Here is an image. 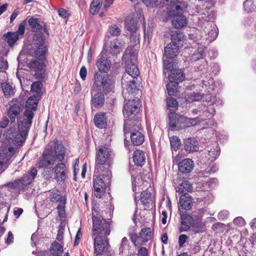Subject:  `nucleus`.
Wrapping results in <instances>:
<instances>
[{"label": "nucleus", "instance_id": "44", "mask_svg": "<svg viewBox=\"0 0 256 256\" xmlns=\"http://www.w3.org/2000/svg\"><path fill=\"white\" fill-rule=\"evenodd\" d=\"M44 38L42 34H36L34 37V44L35 46H46L44 44Z\"/></svg>", "mask_w": 256, "mask_h": 256}, {"label": "nucleus", "instance_id": "49", "mask_svg": "<svg viewBox=\"0 0 256 256\" xmlns=\"http://www.w3.org/2000/svg\"><path fill=\"white\" fill-rule=\"evenodd\" d=\"M10 158H8L6 153H0V170L2 168L3 166L7 164Z\"/></svg>", "mask_w": 256, "mask_h": 256}, {"label": "nucleus", "instance_id": "17", "mask_svg": "<svg viewBox=\"0 0 256 256\" xmlns=\"http://www.w3.org/2000/svg\"><path fill=\"white\" fill-rule=\"evenodd\" d=\"M169 124L172 130H179L181 128L180 124L183 122L184 118L180 116L176 112L168 114Z\"/></svg>", "mask_w": 256, "mask_h": 256}, {"label": "nucleus", "instance_id": "11", "mask_svg": "<svg viewBox=\"0 0 256 256\" xmlns=\"http://www.w3.org/2000/svg\"><path fill=\"white\" fill-rule=\"evenodd\" d=\"M136 78H133L128 74H124L122 78V88L124 94H132L138 90Z\"/></svg>", "mask_w": 256, "mask_h": 256}, {"label": "nucleus", "instance_id": "52", "mask_svg": "<svg viewBox=\"0 0 256 256\" xmlns=\"http://www.w3.org/2000/svg\"><path fill=\"white\" fill-rule=\"evenodd\" d=\"M172 70H174L173 68V64L170 62L169 60H164V72L166 74L170 71L169 74H170V71Z\"/></svg>", "mask_w": 256, "mask_h": 256}, {"label": "nucleus", "instance_id": "36", "mask_svg": "<svg viewBox=\"0 0 256 256\" xmlns=\"http://www.w3.org/2000/svg\"><path fill=\"white\" fill-rule=\"evenodd\" d=\"M1 88L4 96L7 98L12 97L14 94V89L8 82H4L1 84Z\"/></svg>", "mask_w": 256, "mask_h": 256}, {"label": "nucleus", "instance_id": "19", "mask_svg": "<svg viewBox=\"0 0 256 256\" xmlns=\"http://www.w3.org/2000/svg\"><path fill=\"white\" fill-rule=\"evenodd\" d=\"M193 218L188 214H182L180 216V226L179 228L180 232L188 231L194 224Z\"/></svg>", "mask_w": 256, "mask_h": 256}, {"label": "nucleus", "instance_id": "46", "mask_svg": "<svg viewBox=\"0 0 256 256\" xmlns=\"http://www.w3.org/2000/svg\"><path fill=\"white\" fill-rule=\"evenodd\" d=\"M124 48H122L120 46L116 45V44H114V42L111 44L109 47V49L108 50L110 53L113 55H116L119 54Z\"/></svg>", "mask_w": 256, "mask_h": 256}, {"label": "nucleus", "instance_id": "43", "mask_svg": "<svg viewBox=\"0 0 256 256\" xmlns=\"http://www.w3.org/2000/svg\"><path fill=\"white\" fill-rule=\"evenodd\" d=\"M244 7L248 12H252L256 8V5L254 0H246L244 2Z\"/></svg>", "mask_w": 256, "mask_h": 256}, {"label": "nucleus", "instance_id": "64", "mask_svg": "<svg viewBox=\"0 0 256 256\" xmlns=\"http://www.w3.org/2000/svg\"><path fill=\"white\" fill-rule=\"evenodd\" d=\"M148 251L146 248L142 247L138 251V256H148Z\"/></svg>", "mask_w": 256, "mask_h": 256}, {"label": "nucleus", "instance_id": "41", "mask_svg": "<svg viewBox=\"0 0 256 256\" xmlns=\"http://www.w3.org/2000/svg\"><path fill=\"white\" fill-rule=\"evenodd\" d=\"M178 84V82H172L170 81V82L166 84V89L170 96L174 95L177 91Z\"/></svg>", "mask_w": 256, "mask_h": 256}, {"label": "nucleus", "instance_id": "24", "mask_svg": "<svg viewBox=\"0 0 256 256\" xmlns=\"http://www.w3.org/2000/svg\"><path fill=\"white\" fill-rule=\"evenodd\" d=\"M48 198L52 202H57L64 204L66 202V199L64 196H61L60 192L57 189H53L48 192Z\"/></svg>", "mask_w": 256, "mask_h": 256}, {"label": "nucleus", "instance_id": "59", "mask_svg": "<svg viewBox=\"0 0 256 256\" xmlns=\"http://www.w3.org/2000/svg\"><path fill=\"white\" fill-rule=\"evenodd\" d=\"M202 95L198 92H193L190 95V99L192 101H198L202 98Z\"/></svg>", "mask_w": 256, "mask_h": 256}, {"label": "nucleus", "instance_id": "3", "mask_svg": "<svg viewBox=\"0 0 256 256\" xmlns=\"http://www.w3.org/2000/svg\"><path fill=\"white\" fill-rule=\"evenodd\" d=\"M140 100L138 98H131L128 100L124 106L123 114L124 118V130L126 133L127 126H134L140 120Z\"/></svg>", "mask_w": 256, "mask_h": 256}, {"label": "nucleus", "instance_id": "18", "mask_svg": "<svg viewBox=\"0 0 256 256\" xmlns=\"http://www.w3.org/2000/svg\"><path fill=\"white\" fill-rule=\"evenodd\" d=\"M96 65L100 70L99 72H103L104 73H106L110 68L111 62L106 56L100 54L97 60Z\"/></svg>", "mask_w": 256, "mask_h": 256}, {"label": "nucleus", "instance_id": "63", "mask_svg": "<svg viewBox=\"0 0 256 256\" xmlns=\"http://www.w3.org/2000/svg\"><path fill=\"white\" fill-rule=\"evenodd\" d=\"M128 240L126 237H124L122 238V242L120 246V251L122 252L124 247L126 246H128Z\"/></svg>", "mask_w": 256, "mask_h": 256}, {"label": "nucleus", "instance_id": "33", "mask_svg": "<svg viewBox=\"0 0 256 256\" xmlns=\"http://www.w3.org/2000/svg\"><path fill=\"white\" fill-rule=\"evenodd\" d=\"M18 38L19 37L17 36L16 33L14 32H8L2 36L3 40L6 42L10 46H12Z\"/></svg>", "mask_w": 256, "mask_h": 256}, {"label": "nucleus", "instance_id": "10", "mask_svg": "<svg viewBox=\"0 0 256 256\" xmlns=\"http://www.w3.org/2000/svg\"><path fill=\"white\" fill-rule=\"evenodd\" d=\"M130 239L135 246H140L142 242H147L152 238L150 228H145L141 230L139 234L132 233L130 234Z\"/></svg>", "mask_w": 256, "mask_h": 256}, {"label": "nucleus", "instance_id": "8", "mask_svg": "<svg viewBox=\"0 0 256 256\" xmlns=\"http://www.w3.org/2000/svg\"><path fill=\"white\" fill-rule=\"evenodd\" d=\"M110 150L106 146H102L98 150L96 154L95 170L99 172L102 166H110Z\"/></svg>", "mask_w": 256, "mask_h": 256}, {"label": "nucleus", "instance_id": "26", "mask_svg": "<svg viewBox=\"0 0 256 256\" xmlns=\"http://www.w3.org/2000/svg\"><path fill=\"white\" fill-rule=\"evenodd\" d=\"M38 171L35 168H32L20 179L22 184L26 186L31 184L37 174Z\"/></svg>", "mask_w": 256, "mask_h": 256}, {"label": "nucleus", "instance_id": "9", "mask_svg": "<svg viewBox=\"0 0 256 256\" xmlns=\"http://www.w3.org/2000/svg\"><path fill=\"white\" fill-rule=\"evenodd\" d=\"M124 58L126 60V72L124 74H128L133 78H137L140 72L138 66L134 63V61L136 60V56L133 54L126 53Z\"/></svg>", "mask_w": 256, "mask_h": 256}, {"label": "nucleus", "instance_id": "34", "mask_svg": "<svg viewBox=\"0 0 256 256\" xmlns=\"http://www.w3.org/2000/svg\"><path fill=\"white\" fill-rule=\"evenodd\" d=\"M167 108L169 110L168 114L176 112L178 108V102L176 100L172 98H166Z\"/></svg>", "mask_w": 256, "mask_h": 256}, {"label": "nucleus", "instance_id": "31", "mask_svg": "<svg viewBox=\"0 0 256 256\" xmlns=\"http://www.w3.org/2000/svg\"><path fill=\"white\" fill-rule=\"evenodd\" d=\"M180 204L182 209L190 210L192 206V197L189 195H182L180 198Z\"/></svg>", "mask_w": 256, "mask_h": 256}, {"label": "nucleus", "instance_id": "20", "mask_svg": "<svg viewBox=\"0 0 256 256\" xmlns=\"http://www.w3.org/2000/svg\"><path fill=\"white\" fill-rule=\"evenodd\" d=\"M184 149L188 153L197 152L199 150L198 142L194 137L189 138L184 140Z\"/></svg>", "mask_w": 256, "mask_h": 256}, {"label": "nucleus", "instance_id": "45", "mask_svg": "<svg viewBox=\"0 0 256 256\" xmlns=\"http://www.w3.org/2000/svg\"><path fill=\"white\" fill-rule=\"evenodd\" d=\"M108 32L112 36H118L120 34V28L116 24L112 25L109 27Z\"/></svg>", "mask_w": 256, "mask_h": 256}, {"label": "nucleus", "instance_id": "2", "mask_svg": "<svg viewBox=\"0 0 256 256\" xmlns=\"http://www.w3.org/2000/svg\"><path fill=\"white\" fill-rule=\"evenodd\" d=\"M66 149L62 142L58 141L50 142L43 152L42 158L38 164V168L48 165H53L56 159L59 161L64 160Z\"/></svg>", "mask_w": 256, "mask_h": 256}, {"label": "nucleus", "instance_id": "40", "mask_svg": "<svg viewBox=\"0 0 256 256\" xmlns=\"http://www.w3.org/2000/svg\"><path fill=\"white\" fill-rule=\"evenodd\" d=\"M42 84L40 82H33L31 86V91L33 92H35L38 96H40L42 94Z\"/></svg>", "mask_w": 256, "mask_h": 256}, {"label": "nucleus", "instance_id": "48", "mask_svg": "<svg viewBox=\"0 0 256 256\" xmlns=\"http://www.w3.org/2000/svg\"><path fill=\"white\" fill-rule=\"evenodd\" d=\"M7 186L8 188H18V189H22L23 188L24 186L22 184V183L20 180H15L14 182H8L7 184Z\"/></svg>", "mask_w": 256, "mask_h": 256}, {"label": "nucleus", "instance_id": "1", "mask_svg": "<svg viewBox=\"0 0 256 256\" xmlns=\"http://www.w3.org/2000/svg\"><path fill=\"white\" fill-rule=\"evenodd\" d=\"M38 100L30 96L26 102V110L22 120H18V133L14 128H10L6 132V136L16 142H23L25 141L28 130L32 126L34 116V112L37 109Z\"/></svg>", "mask_w": 256, "mask_h": 256}, {"label": "nucleus", "instance_id": "32", "mask_svg": "<svg viewBox=\"0 0 256 256\" xmlns=\"http://www.w3.org/2000/svg\"><path fill=\"white\" fill-rule=\"evenodd\" d=\"M50 252L54 256H61L63 253V246L56 241H54L50 246Z\"/></svg>", "mask_w": 256, "mask_h": 256}, {"label": "nucleus", "instance_id": "30", "mask_svg": "<svg viewBox=\"0 0 256 256\" xmlns=\"http://www.w3.org/2000/svg\"><path fill=\"white\" fill-rule=\"evenodd\" d=\"M126 28V30L131 33L134 34L136 32L138 26L136 18H128L125 21Z\"/></svg>", "mask_w": 256, "mask_h": 256}, {"label": "nucleus", "instance_id": "39", "mask_svg": "<svg viewBox=\"0 0 256 256\" xmlns=\"http://www.w3.org/2000/svg\"><path fill=\"white\" fill-rule=\"evenodd\" d=\"M28 22L32 31L37 32L42 30V26L38 22L36 18H31Z\"/></svg>", "mask_w": 256, "mask_h": 256}, {"label": "nucleus", "instance_id": "13", "mask_svg": "<svg viewBox=\"0 0 256 256\" xmlns=\"http://www.w3.org/2000/svg\"><path fill=\"white\" fill-rule=\"evenodd\" d=\"M28 66L32 71L35 72L34 76L36 79L41 80L44 78V64L43 62L32 59L28 64Z\"/></svg>", "mask_w": 256, "mask_h": 256}, {"label": "nucleus", "instance_id": "4", "mask_svg": "<svg viewBox=\"0 0 256 256\" xmlns=\"http://www.w3.org/2000/svg\"><path fill=\"white\" fill-rule=\"evenodd\" d=\"M114 87V82L108 74L101 72H96L94 74V85L92 88L106 94L112 92Z\"/></svg>", "mask_w": 256, "mask_h": 256}, {"label": "nucleus", "instance_id": "42", "mask_svg": "<svg viewBox=\"0 0 256 256\" xmlns=\"http://www.w3.org/2000/svg\"><path fill=\"white\" fill-rule=\"evenodd\" d=\"M170 146L173 150L176 151L180 146V139L176 136H173L170 138Z\"/></svg>", "mask_w": 256, "mask_h": 256}, {"label": "nucleus", "instance_id": "61", "mask_svg": "<svg viewBox=\"0 0 256 256\" xmlns=\"http://www.w3.org/2000/svg\"><path fill=\"white\" fill-rule=\"evenodd\" d=\"M58 14L63 18H68L70 14L66 10L60 8L58 10Z\"/></svg>", "mask_w": 256, "mask_h": 256}, {"label": "nucleus", "instance_id": "7", "mask_svg": "<svg viewBox=\"0 0 256 256\" xmlns=\"http://www.w3.org/2000/svg\"><path fill=\"white\" fill-rule=\"evenodd\" d=\"M92 232L93 235L108 236L110 232V222L100 217L94 216L92 212Z\"/></svg>", "mask_w": 256, "mask_h": 256}, {"label": "nucleus", "instance_id": "50", "mask_svg": "<svg viewBox=\"0 0 256 256\" xmlns=\"http://www.w3.org/2000/svg\"><path fill=\"white\" fill-rule=\"evenodd\" d=\"M169 2L172 5L174 2L173 0H154V6L163 7L164 6L167 5Z\"/></svg>", "mask_w": 256, "mask_h": 256}, {"label": "nucleus", "instance_id": "56", "mask_svg": "<svg viewBox=\"0 0 256 256\" xmlns=\"http://www.w3.org/2000/svg\"><path fill=\"white\" fill-rule=\"evenodd\" d=\"M65 204L66 202H64V204L60 203L57 206V208L58 210V214L60 217H63L65 214Z\"/></svg>", "mask_w": 256, "mask_h": 256}, {"label": "nucleus", "instance_id": "51", "mask_svg": "<svg viewBox=\"0 0 256 256\" xmlns=\"http://www.w3.org/2000/svg\"><path fill=\"white\" fill-rule=\"evenodd\" d=\"M64 230V226L62 224L60 225L56 238V240L60 242H62L63 240Z\"/></svg>", "mask_w": 256, "mask_h": 256}, {"label": "nucleus", "instance_id": "14", "mask_svg": "<svg viewBox=\"0 0 256 256\" xmlns=\"http://www.w3.org/2000/svg\"><path fill=\"white\" fill-rule=\"evenodd\" d=\"M103 92L97 91L94 88H91L90 106L92 108H100L104 106L105 98Z\"/></svg>", "mask_w": 256, "mask_h": 256}, {"label": "nucleus", "instance_id": "53", "mask_svg": "<svg viewBox=\"0 0 256 256\" xmlns=\"http://www.w3.org/2000/svg\"><path fill=\"white\" fill-rule=\"evenodd\" d=\"M123 38H126V36L124 35V36L116 38L113 42L114 44H116V45L120 46L122 48H124L125 46V40H124Z\"/></svg>", "mask_w": 256, "mask_h": 256}, {"label": "nucleus", "instance_id": "58", "mask_svg": "<svg viewBox=\"0 0 256 256\" xmlns=\"http://www.w3.org/2000/svg\"><path fill=\"white\" fill-rule=\"evenodd\" d=\"M204 114L206 117L210 118L212 116L216 113L215 109L213 108H207L204 112Z\"/></svg>", "mask_w": 256, "mask_h": 256}, {"label": "nucleus", "instance_id": "28", "mask_svg": "<svg viewBox=\"0 0 256 256\" xmlns=\"http://www.w3.org/2000/svg\"><path fill=\"white\" fill-rule=\"evenodd\" d=\"M130 138L132 143L135 146H140L144 141V134L138 130H134L130 134Z\"/></svg>", "mask_w": 256, "mask_h": 256}, {"label": "nucleus", "instance_id": "47", "mask_svg": "<svg viewBox=\"0 0 256 256\" xmlns=\"http://www.w3.org/2000/svg\"><path fill=\"white\" fill-rule=\"evenodd\" d=\"M101 7L100 3L94 4V2H92L90 6V12L92 14H96L98 12Z\"/></svg>", "mask_w": 256, "mask_h": 256}, {"label": "nucleus", "instance_id": "62", "mask_svg": "<svg viewBox=\"0 0 256 256\" xmlns=\"http://www.w3.org/2000/svg\"><path fill=\"white\" fill-rule=\"evenodd\" d=\"M87 74V70L84 66H82L80 71V75L82 79L84 80H86Z\"/></svg>", "mask_w": 256, "mask_h": 256}, {"label": "nucleus", "instance_id": "60", "mask_svg": "<svg viewBox=\"0 0 256 256\" xmlns=\"http://www.w3.org/2000/svg\"><path fill=\"white\" fill-rule=\"evenodd\" d=\"M204 56V52L202 50H198L192 55V58L198 60L202 58Z\"/></svg>", "mask_w": 256, "mask_h": 256}, {"label": "nucleus", "instance_id": "29", "mask_svg": "<svg viewBox=\"0 0 256 256\" xmlns=\"http://www.w3.org/2000/svg\"><path fill=\"white\" fill-rule=\"evenodd\" d=\"M192 190L191 184L188 180H185L178 186L176 191L182 195H188V192H192Z\"/></svg>", "mask_w": 256, "mask_h": 256}, {"label": "nucleus", "instance_id": "25", "mask_svg": "<svg viewBox=\"0 0 256 256\" xmlns=\"http://www.w3.org/2000/svg\"><path fill=\"white\" fill-rule=\"evenodd\" d=\"M168 78L170 81L178 82V84L182 82L184 79V74L181 70H172L170 74H168Z\"/></svg>", "mask_w": 256, "mask_h": 256}, {"label": "nucleus", "instance_id": "54", "mask_svg": "<svg viewBox=\"0 0 256 256\" xmlns=\"http://www.w3.org/2000/svg\"><path fill=\"white\" fill-rule=\"evenodd\" d=\"M26 24V21H23L22 22H21L18 26V30L16 32H14V33H16L17 36L19 37L20 36H22L25 31V25Z\"/></svg>", "mask_w": 256, "mask_h": 256}, {"label": "nucleus", "instance_id": "38", "mask_svg": "<svg viewBox=\"0 0 256 256\" xmlns=\"http://www.w3.org/2000/svg\"><path fill=\"white\" fill-rule=\"evenodd\" d=\"M220 154V148L218 147V144H216V147H214L208 150V156L209 159L211 158L210 161L213 162L216 160L218 156Z\"/></svg>", "mask_w": 256, "mask_h": 256}, {"label": "nucleus", "instance_id": "57", "mask_svg": "<svg viewBox=\"0 0 256 256\" xmlns=\"http://www.w3.org/2000/svg\"><path fill=\"white\" fill-rule=\"evenodd\" d=\"M188 239V236L184 234H180L178 237V244L180 247H182L184 244Z\"/></svg>", "mask_w": 256, "mask_h": 256}, {"label": "nucleus", "instance_id": "5", "mask_svg": "<svg viewBox=\"0 0 256 256\" xmlns=\"http://www.w3.org/2000/svg\"><path fill=\"white\" fill-rule=\"evenodd\" d=\"M168 10V16L172 17V24L176 28H181L186 26V18L181 14L182 9L178 2H174Z\"/></svg>", "mask_w": 256, "mask_h": 256}, {"label": "nucleus", "instance_id": "6", "mask_svg": "<svg viewBox=\"0 0 256 256\" xmlns=\"http://www.w3.org/2000/svg\"><path fill=\"white\" fill-rule=\"evenodd\" d=\"M183 34L180 31H176L171 35V42L164 48V55L168 58H172L176 56L179 48L183 45L182 38Z\"/></svg>", "mask_w": 256, "mask_h": 256}, {"label": "nucleus", "instance_id": "23", "mask_svg": "<svg viewBox=\"0 0 256 256\" xmlns=\"http://www.w3.org/2000/svg\"><path fill=\"white\" fill-rule=\"evenodd\" d=\"M94 124L99 128H105L108 123V118L104 112H99L95 114L94 118Z\"/></svg>", "mask_w": 256, "mask_h": 256}, {"label": "nucleus", "instance_id": "27", "mask_svg": "<svg viewBox=\"0 0 256 256\" xmlns=\"http://www.w3.org/2000/svg\"><path fill=\"white\" fill-rule=\"evenodd\" d=\"M21 112L20 106L17 104H14L10 106L8 110V116L10 119L11 123L14 122L16 118Z\"/></svg>", "mask_w": 256, "mask_h": 256}, {"label": "nucleus", "instance_id": "37", "mask_svg": "<svg viewBox=\"0 0 256 256\" xmlns=\"http://www.w3.org/2000/svg\"><path fill=\"white\" fill-rule=\"evenodd\" d=\"M36 50L34 51L36 57L40 60H42L45 58V54L47 52L46 46H36Z\"/></svg>", "mask_w": 256, "mask_h": 256}, {"label": "nucleus", "instance_id": "21", "mask_svg": "<svg viewBox=\"0 0 256 256\" xmlns=\"http://www.w3.org/2000/svg\"><path fill=\"white\" fill-rule=\"evenodd\" d=\"M178 170L183 174L190 172L194 167V162L190 158H186L178 164Z\"/></svg>", "mask_w": 256, "mask_h": 256}, {"label": "nucleus", "instance_id": "55", "mask_svg": "<svg viewBox=\"0 0 256 256\" xmlns=\"http://www.w3.org/2000/svg\"><path fill=\"white\" fill-rule=\"evenodd\" d=\"M233 222L235 225L241 227L244 226L246 224L244 220L241 216L235 218L233 220Z\"/></svg>", "mask_w": 256, "mask_h": 256}, {"label": "nucleus", "instance_id": "16", "mask_svg": "<svg viewBox=\"0 0 256 256\" xmlns=\"http://www.w3.org/2000/svg\"><path fill=\"white\" fill-rule=\"evenodd\" d=\"M55 178L57 182L61 184L64 182L66 178L67 168L64 163H60L57 164L54 170Z\"/></svg>", "mask_w": 256, "mask_h": 256}, {"label": "nucleus", "instance_id": "15", "mask_svg": "<svg viewBox=\"0 0 256 256\" xmlns=\"http://www.w3.org/2000/svg\"><path fill=\"white\" fill-rule=\"evenodd\" d=\"M93 188L96 196L98 198H100L105 192L106 186L101 178L94 176L93 178Z\"/></svg>", "mask_w": 256, "mask_h": 256}, {"label": "nucleus", "instance_id": "35", "mask_svg": "<svg viewBox=\"0 0 256 256\" xmlns=\"http://www.w3.org/2000/svg\"><path fill=\"white\" fill-rule=\"evenodd\" d=\"M140 200L142 204L145 206L152 203V193L148 190L143 191L141 193Z\"/></svg>", "mask_w": 256, "mask_h": 256}, {"label": "nucleus", "instance_id": "12", "mask_svg": "<svg viewBox=\"0 0 256 256\" xmlns=\"http://www.w3.org/2000/svg\"><path fill=\"white\" fill-rule=\"evenodd\" d=\"M107 236H96L94 238V253L96 256H101L104 250H108L110 247L108 239Z\"/></svg>", "mask_w": 256, "mask_h": 256}, {"label": "nucleus", "instance_id": "22", "mask_svg": "<svg viewBox=\"0 0 256 256\" xmlns=\"http://www.w3.org/2000/svg\"><path fill=\"white\" fill-rule=\"evenodd\" d=\"M132 159L136 166L142 167L146 162L145 152L139 149L136 150L134 152Z\"/></svg>", "mask_w": 256, "mask_h": 256}]
</instances>
